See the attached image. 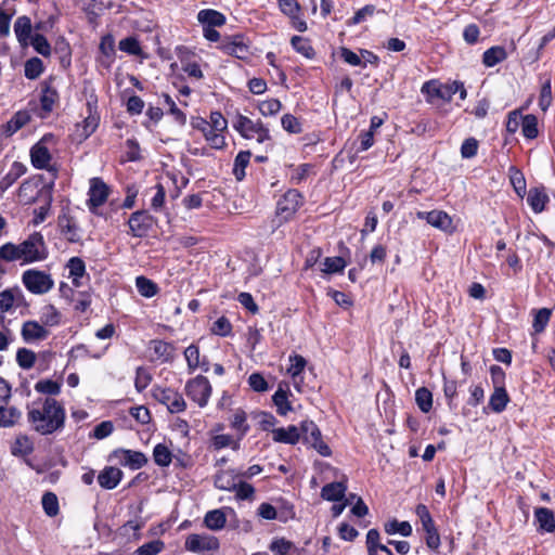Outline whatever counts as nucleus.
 <instances>
[{
  "label": "nucleus",
  "instance_id": "obj_1",
  "mask_svg": "<svg viewBox=\"0 0 555 555\" xmlns=\"http://www.w3.org/2000/svg\"><path fill=\"white\" fill-rule=\"evenodd\" d=\"M27 410V421L31 429L41 436L53 435L65 427V408L52 397H47L41 408L28 406Z\"/></svg>",
  "mask_w": 555,
  "mask_h": 555
},
{
  "label": "nucleus",
  "instance_id": "obj_2",
  "mask_svg": "<svg viewBox=\"0 0 555 555\" xmlns=\"http://www.w3.org/2000/svg\"><path fill=\"white\" fill-rule=\"evenodd\" d=\"M305 202V195L297 189H288L284 192L275 203L274 219L272 220L274 228L293 221Z\"/></svg>",
  "mask_w": 555,
  "mask_h": 555
},
{
  "label": "nucleus",
  "instance_id": "obj_3",
  "mask_svg": "<svg viewBox=\"0 0 555 555\" xmlns=\"http://www.w3.org/2000/svg\"><path fill=\"white\" fill-rule=\"evenodd\" d=\"M53 182L44 183L42 175H34L24 180L18 188V198L24 204H33L43 198L48 206L52 203Z\"/></svg>",
  "mask_w": 555,
  "mask_h": 555
},
{
  "label": "nucleus",
  "instance_id": "obj_4",
  "mask_svg": "<svg viewBox=\"0 0 555 555\" xmlns=\"http://www.w3.org/2000/svg\"><path fill=\"white\" fill-rule=\"evenodd\" d=\"M234 130L244 139H256L258 143L271 140L269 128L260 120H251L249 117L237 113L232 122Z\"/></svg>",
  "mask_w": 555,
  "mask_h": 555
},
{
  "label": "nucleus",
  "instance_id": "obj_5",
  "mask_svg": "<svg viewBox=\"0 0 555 555\" xmlns=\"http://www.w3.org/2000/svg\"><path fill=\"white\" fill-rule=\"evenodd\" d=\"M56 143L53 133H46L42 138L30 147V162L34 168L52 172L54 178L57 175V167L51 165L52 155L48 149L49 144Z\"/></svg>",
  "mask_w": 555,
  "mask_h": 555
},
{
  "label": "nucleus",
  "instance_id": "obj_6",
  "mask_svg": "<svg viewBox=\"0 0 555 555\" xmlns=\"http://www.w3.org/2000/svg\"><path fill=\"white\" fill-rule=\"evenodd\" d=\"M250 40L243 33L229 35L222 37L218 49L227 55L236 57L242 61H246L251 55L250 53Z\"/></svg>",
  "mask_w": 555,
  "mask_h": 555
},
{
  "label": "nucleus",
  "instance_id": "obj_7",
  "mask_svg": "<svg viewBox=\"0 0 555 555\" xmlns=\"http://www.w3.org/2000/svg\"><path fill=\"white\" fill-rule=\"evenodd\" d=\"M57 78L49 76L40 83V118H47L54 111V107L60 104V93L55 85Z\"/></svg>",
  "mask_w": 555,
  "mask_h": 555
},
{
  "label": "nucleus",
  "instance_id": "obj_8",
  "mask_svg": "<svg viewBox=\"0 0 555 555\" xmlns=\"http://www.w3.org/2000/svg\"><path fill=\"white\" fill-rule=\"evenodd\" d=\"M184 391L190 400L205 408L211 397L212 386L206 376L199 374L185 383Z\"/></svg>",
  "mask_w": 555,
  "mask_h": 555
},
{
  "label": "nucleus",
  "instance_id": "obj_9",
  "mask_svg": "<svg viewBox=\"0 0 555 555\" xmlns=\"http://www.w3.org/2000/svg\"><path fill=\"white\" fill-rule=\"evenodd\" d=\"M152 397L160 404L166 405L171 414L184 412L186 402L181 392L170 387L155 385L152 389Z\"/></svg>",
  "mask_w": 555,
  "mask_h": 555
},
{
  "label": "nucleus",
  "instance_id": "obj_10",
  "mask_svg": "<svg viewBox=\"0 0 555 555\" xmlns=\"http://www.w3.org/2000/svg\"><path fill=\"white\" fill-rule=\"evenodd\" d=\"M301 437L305 444L313 448L322 456H331L332 450L322 439V433L318 425L311 420L300 422Z\"/></svg>",
  "mask_w": 555,
  "mask_h": 555
},
{
  "label": "nucleus",
  "instance_id": "obj_11",
  "mask_svg": "<svg viewBox=\"0 0 555 555\" xmlns=\"http://www.w3.org/2000/svg\"><path fill=\"white\" fill-rule=\"evenodd\" d=\"M22 282L26 289L35 295H42L51 291L54 281L51 275L37 269H28L22 274Z\"/></svg>",
  "mask_w": 555,
  "mask_h": 555
},
{
  "label": "nucleus",
  "instance_id": "obj_12",
  "mask_svg": "<svg viewBox=\"0 0 555 555\" xmlns=\"http://www.w3.org/2000/svg\"><path fill=\"white\" fill-rule=\"evenodd\" d=\"M416 218L425 220L429 225L448 235H452L457 231L453 218L444 210L433 209L430 211H417Z\"/></svg>",
  "mask_w": 555,
  "mask_h": 555
},
{
  "label": "nucleus",
  "instance_id": "obj_13",
  "mask_svg": "<svg viewBox=\"0 0 555 555\" xmlns=\"http://www.w3.org/2000/svg\"><path fill=\"white\" fill-rule=\"evenodd\" d=\"M156 218L147 210H137L128 219V234L138 238L146 237L156 224Z\"/></svg>",
  "mask_w": 555,
  "mask_h": 555
},
{
  "label": "nucleus",
  "instance_id": "obj_14",
  "mask_svg": "<svg viewBox=\"0 0 555 555\" xmlns=\"http://www.w3.org/2000/svg\"><path fill=\"white\" fill-rule=\"evenodd\" d=\"M27 256V263L43 261L48 258L49 251L40 232H34L21 243Z\"/></svg>",
  "mask_w": 555,
  "mask_h": 555
},
{
  "label": "nucleus",
  "instance_id": "obj_15",
  "mask_svg": "<svg viewBox=\"0 0 555 555\" xmlns=\"http://www.w3.org/2000/svg\"><path fill=\"white\" fill-rule=\"evenodd\" d=\"M109 196V188L102 178L94 177L90 179V188L88 191L87 205L92 214H95L96 208L105 204Z\"/></svg>",
  "mask_w": 555,
  "mask_h": 555
},
{
  "label": "nucleus",
  "instance_id": "obj_16",
  "mask_svg": "<svg viewBox=\"0 0 555 555\" xmlns=\"http://www.w3.org/2000/svg\"><path fill=\"white\" fill-rule=\"evenodd\" d=\"M193 129L201 131L211 149L223 150L227 146L224 134H217L212 131L208 120L202 116L191 118Z\"/></svg>",
  "mask_w": 555,
  "mask_h": 555
},
{
  "label": "nucleus",
  "instance_id": "obj_17",
  "mask_svg": "<svg viewBox=\"0 0 555 555\" xmlns=\"http://www.w3.org/2000/svg\"><path fill=\"white\" fill-rule=\"evenodd\" d=\"M184 545L188 551L202 554L218 551L220 547L218 538L196 533L189 534Z\"/></svg>",
  "mask_w": 555,
  "mask_h": 555
},
{
  "label": "nucleus",
  "instance_id": "obj_18",
  "mask_svg": "<svg viewBox=\"0 0 555 555\" xmlns=\"http://www.w3.org/2000/svg\"><path fill=\"white\" fill-rule=\"evenodd\" d=\"M176 54L181 63L182 70L191 78L201 80L204 78L203 70L197 61L194 60L195 54L185 46L176 47Z\"/></svg>",
  "mask_w": 555,
  "mask_h": 555
},
{
  "label": "nucleus",
  "instance_id": "obj_19",
  "mask_svg": "<svg viewBox=\"0 0 555 555\" xmlns=\"http://www.w3.org/2000/svg\"><path fill=\"white\" fill-rule=\"evenodd\" d=\"M112 455L117 459L121 466L129 467L132 470L142 468L149 461L143 452L130 449H117Z\"/></svg>",
  "mask_w": 555,
  "mask_h": 555
},
{
  "label": "nucleus",
  "instance_id": "obj_20",
  "mask_svg": "<svg viewBox=\"0 0 555 555\" xmlns=\"http://www.w3.org/2000/svg\"><path fill=\"white\" fill-rule=\"evenodd\" d=\"M116 60L115 39L112 34L102 36L99 44V55L96 56V63L105 68L111 69L112 65Z\"/></svg>",
  "mask_w": 555,
  "mask_h": 555
},
{
  "label": "nucleus",
  "instance_id": "obj_21",
  "mask_svg": "<svg viewBox=\"0 0 555 555\" xmlns=\"http://www.w3.org/2000/svg\"><path fill=\"white\" fill-rule=\"evenodd\" d=\"M149 349L153 353L152 360L160 363H172L176 359L177 348L171 341L163 339H152Z\"/></svg>",
  "mask_w": 555,
  "mask_h": 555
},
{
  "label": "nucleus",
  "instance_id": "obj_22",
  "mask_svg": "<svg viewBox=\"0 0 555 555\" xmlns=\"http://www.w3.org/2000/svg\"><path fill=\"white\" fill-rule=\"evenodd\" d=\"M49 335V330L38 321L27 320L22 324L21 336L26 344L44 340Z\"/></svg>",
  "mask_w": 555,
  "mask_h": 555
},
{
  "label": "nucleus",
  "instance_id": "obj_23",
  "mask_svg": "<svg viewBox=\"0 0 555 555\" xmlns=\"http://www.w3.org/2000/svg\"><path fill=\"white\" fill-rule=\"evenodd\" d=\"M57 227L67 242L75 244L81 241L79 225L69 212H63L57 217Z\"/></svg>",
  "mask_w": 555,
  "mask_h": 555
},
{
  "label": "nucleus",
  "instance_id": "obj_24",
  "mask_svg": "<svg viewBox=\"0 0 555 555\" xmlns=\"http://www.w3.org/2000/svg\"><path fill=\"white\" fill-rule=\"evenodd\" d=\"M421 92L425 95L428 103H431L434 99L450 101L448 83H441L437 79L425 81L421 88Z\"/></svg>",
  "mask_w": 555,
  "mask_h": 555
},
{
  "label": "nucleus",
  "instance_id": "obj_25",
  "mask_svg": "<svg viewBox=\"0 0 555 555\" xmlns=\"http://www.w3.org/2000/svg\"><path fill=\"white\" fill-rule=\"evenodd\" d=\"M25 297L20 287L15 286L0 292V312H10L14 307H20Z\"/></svg>",
  "mask_w": 555,
  "mask_h": 555
},
{
  "label": "nucleus",
  "instance_id": "obj_26",
  "mask_svg": "<svg viewBox=\"0 0 555 555\" xmlns=\"http://www.w3.org/2000/svg\"><path fill=\"white\" fill-rule=\"evenodd\" d=\"M548 202L550 197L544 185L534 186L528 191L527 203L534 214L543 212Z\"/></svg>",
  "mask_w": 555,
  "mask_h": 555
},
{
  "label": "nucleus",
  "instance_id": "obj_27",
  "mask_svg": "<svg viewBox=\"0 0 555 555\" xmlns=\"http://www.w3.org/2000/svg\"><path fill=\"white\" fill-rule=\"evenodd\" d=\"M124 473L115 466H105L98 475V482L101 488L106 490L115 489L122 480Z\"/></svg>",
  "mask_w": 555,
  "mask_h": 555
},
{
  "label": "nucleus",
  "instance_id": "obj_28",
  "mask_svg": "<svg viewBox=\"0 0 555 555\" xmlns=\"http://www.w3.org/2000/svg\"><path fill=\"white\" fill-rule=\"evenodd\" d=\"M534 521L540 533H553L555 531V515L547 507L534 508Z\"/></svg>",
  "mask_w": 555,
  "mask_h": 555
},
{
  "label": "nucleus",
  "instance_id": "obj_29",
  "mask_svg": "<svg viewBox=\"0 0 555 555\" xmlns=\"http://www.w3.org/2000/svg\"><path fill=\"white\" fill-rule=\"evenodd\" d=\"M539 81L541 82V88L538 104L542 112H546L553 102L552 74L550 72L541 73Z\"/></svg>",
  "mask_w": 555,
  "mask_h": 555
},
{
  "label": "nucleus",
  "instance_id": "obj_30",
  "mask_svg": "<svg viewBox=\"0 0 555 555\" xmlns=\"http://www.w3.org/2000/svg\"><path fill=\"white\" fill-rule=\"evenodd\" d=\"M87 111L88 116H86L81 122L76 125V131L83 140L88 139L96 130L100 121V117L92 111L90 102L87 103Z\"/></svg>",
  "mask_w": 555,
  "mask_h": 555
},
{
  "label": "nucleus",
  "instance_id": "obj_31",
  "mask_svg": "<svg viewBox=\"0 0 555 555\" xmlns=\"http://www.w3.org/2000/svg\"><path fill=\"white\" fill-rule=\"evenodd\" d=\"M81 9L87 14L89 24L96 25L98 18L111 7L104 0H79Z\"/></svg>",
  "mask_w": 555,
  "mask_h": 555
},
{
  "label": "nucleus",
  "instance_id": "obj_32",
  "mask_svg": "<svg viewBox=\"0 0 555 555\" xmlns=\"http://www.w3.org/2000/svg\"><path fill=\"white\" fill-rule=\"evenodd\" d=\"M301 437L300 426L289 425L286 428L280 427L272 430V438L274 442L296 444L299 442Z\"/></svg>",
  "mask_w": 555,
  "mask_h": 555
},
{
  "label": "nucleus",
  "instance_id": "obj_33",
  "mask_svg": "<svg viewBox=\"0 0 555 555\" xmlns=\"http://www.w3.org/2000/svg\"><path fill=\"white\" fill-rule=\"evenodd\" d=\"M197 21L203 27H222L227 23L225 15L215 9H203L197 13Z\"/></svg>",
  "mask_w": 555,
  "mask_h": 555
},
{
  "label": "nucleus",
  "instance_id": "obj_34",
  "mask_svg": "<svg viewBox=\"0 0 555 555\" xmlns=\"http://www.w3.org/2000/svg\"><path fill=\"white\" fill-rule=\"evenodd\" d=\"M257 514L258 516L266 520L280 519L282 521H286L288 517H294L295 515L294 507L292 505L286 506L284 511L281 512V514L279 515L276 508L272 504L267 502H263L259 505Z\"/></svg>",
  "mask_w": 555,
  "mask_h": 555
},
{
  "label": "nucleus",
  "instance_id": "obj_35",
  "mask_svg": "<svg viewBox=\"0 0 555 555\" xmlns=\"http://www.w3.org/2000/svg\"><path fill=\"white\" fill-rule=\"evenodd\" d=\"M230 427L236 431V438L238 440L244 437L250 430V426L247 422V413L242 408L235 409L233 414L229 417Z\"/></svg>",
  "mask_w": 555,
  "mask_h": 555
},
{
  "label": "nucleus",
  "instance_id": "obj_36",
  "mask_svg": "<svg viewBox=\"0 0 555 555\" xmlns=\"http://www.w3.org/2000/svg\"><path fill=\"white\" fill-rule=\"evenodd\" d=\"M31 20L27 15L18 16L14 23V33L21 46H27L31 39Z\"/></svg>",
  "mask_w": 555,
  "mask_h": 555
},
{
  "label": "nucleus",
  "instance_id": "obj_37",
  "mask_svg": "<svg viewBox=\"0 0 555 555\" xmlns=\"http://www.w3.org/2000/svg\"><path fill=\"white\" fill-rule=\"evenodd\" d=\"M27 171V167L21 162H13L9 171L0 180V191L4 192L11 188Z\"/></svg>",
  "mask_w": 555,
  "mask_h": 555
},
{
  "label": "nucleus",
  "instance_id": "obj_38",
  "mask_svg": "<svg viewBox=\"0 0 555 555\" xmlns=\"http://www.w3.org/2000/svg\"><path fill=\"white\" fill-rule=\"evenodd\" d=\"M289 396H292L289 388L286 387V389H283L282 385L279 386L278 390L272 396V401L276 406V413L280 416H285L293 410L292 403L288 399Z\"/></svg>",
  "mask_w": 555,
  "mask_h": 555
},
{
  "label": "nucleus",
  "instance_id": "obj_39",
  "mask_svg": "<svg viewBox=\"0 0 555 555\" xmlns=\"http://www.w3.org/2000/svg\"><path fill=\"white\" fill-rule=\"evenodd\" d=\"M269 550L274 555H301L302 553L301 548H298L292 541L285 538H274L269 545Z\"/></svg>",
  "mask_w": 555,
  "mask_h": 555
},
{
  "label": "nucleus",
  "instance_id": "obj_40",
  "mask_svg": "<svg viewBox=\"0 0 555 555\" xmlns=\"http://www.w3.org/2000/svg\"><path fill=\"white\" fill-rule=\"evenodd\" d=\"M30 121V116L26 111L16 112L9 121L2 125V131L7 137H11Z\"/></svg>",
  "mask_w": 555,
  "mask_h": 555
},
{
  "label": "nucleus",
  "instance_id": "obj_41",
  "mask_svg": "<svg viewBox=\"0 0 555 555\" xmlns=\"http://www.w3.org/2000/svg\"><path fill=\"white\" fill-rule=\"evenodd\" d=\"M347 485L343 481L326 483L321 489V496L330 502H339L345 498Z\"/></svg>",
  "mask_w": 555,
  "mask_h": 555
},
{
  "label": "nucleus",
  "instance_id": "obj_42",
  "mask_svg": "<svg viewBox=\"0 0 555 555\" xmlns=\"http://www.w3.org/2000/svg\"><path fill=\"white\" fill-rule=\"evenodd\" d=\"M238 477V474H235L233 469L220 470L215 475L214 485L219 490L232 492Z\"/></svg>",
  "mask_w": 555,
  "mask_h": 555
},
{
  "label": "nucleus",
  "instance_id": "obj_43",
  "mask_svg": "<svg viewBox=\"0 0 555 555\" xmlns=\"http://www.w3.org/2000/svg\"><path fill=\"white\" fill-rule=\"evenodd\" d=\"M508 54L503 46H493L482 53V64L487 67H494L504 62Z\"/></svg>",
  "mask_w": 555,
  "mask_h": 555
},
{
  "label": "nucleus",
  "instance_id": "obj_44",
  "mask_svg": "<svg viewBox=\"0 0 555 555\" xmlns=\"http://www.w3.org/2000/svg\"><path fill=\"white\" fill-rule=\"evenodd\" d=\"M511 401L506 389H493L488 402V409L493 413H502Z\"/></svg>",
  "mask_w": 555,
  "mask_h": 555
},
{
  "label": "nucleus",
  "instance_id": "obj_45",
  "mask_svg": "<svg viewBox=\"0 0 555 555\" xmlns=\"http://www.w3.org/2000/svg\"><path fill=\"white\" fill-rule=\"evenodd\" d=\"M508 178L517 196L524 198L527 194V183L522 171L516 166H511L508 168Z\"/></svg>",
  "mask_w": 555,
  "mask_h": 555
},
{
  "label": "nucleus",
  "instance_id": "obj_46",
  "mask_svg": "<svg viewBox=\"0 0 555 555\" xmlns=\"http://www.w3.org/2000/svg\"><path fill=\"white\" fill-rule=\"evenodd\" d=\"M251 157V152L246 151H240L237 155L234 158L233 169L232 173L235 177L237 181H243L246 177V168L249 165Z\"/></svg>",
  "mask_w": 555,
  "mask_h": 555
},
{
  "label": "nucleus",
  "instance_id": "obj_47",
  "mask_svg": "<svg viewBox=\"0 0 555 555\" xmlns=\"http://www.w3.org/2000/svg\"><path fill=\"white\" fill-rule=\"evenodd\" d=\"M292 48L306 59L312 60L315 56V50L311 44V40L301 36H293L291 38Z\"/></svg>",
  "mask_w": 555,
  "mask_h": 555
},
{
  "label": "nucleus",
  "instance_id": "obj_48",
  "mask_svg": "<svg viewBox=\"0 0 555 555\" xmlns=\"http://www.w3.org/2000/svg\"><path fill=\"white\" fill-rule=\"evenodd\" d=\"M135 287L138 293L145 298H152L156 296L160 291L157 283L144 275H139L135 278Z\"/></svg>",
  "mask_w": 555,
  "mask_h": 555
},
{
  "label": "nucleus",
  "instance_id": "obj_49",
  "mask_svg": "<svg viewBox=\"0 0 555 555\" xmlns=\"http://www.w3.org/2000/svg\"><path fill=\"white\" fill-rule=\"evenodd\" d=\"M532 328L534 334H541L545 331L552 317V310L548 308L533 309Z\"/></svg>",
  "mask_w": 555,
  "mask_h": 555
},
{
  "label": "nucleus",
  "instance_id": "obj_50",
  "mask_svg": "<svg viewBox=\"0 0 555 555\" xmlns=\"http://www.w3.org/2000/svg\"><path fill=\"white\" fill-rule=\"evenodd\" d=\"M384 530L389 535L399 533L402 537H410L413 532L412 526L409 521H399L396 518L385 522Z\"/></svg>",
  "mask_w": 555,
  "mask_h": 555
},
{
  "label": "nucleus",
  "instance_id": "obj_51",
  "mask_svg": "<svg viewBox=\"0 0 555 555\" xmlns=\"http://www.w3.org/2000/svg\"><path fill=\"white\" fill-rule=\"evenodd\" d=\"M227 522V516L221 509H212L206 513L204 525L210 530H221Z\"/></svg>",
  "mask_w": 555,
  "mask_h": 555
},
{
  "label": "nucleus",
  "instance_id": "obj_52",
  "mask_svg": "<svg viewBox=\"0 0 555 555\" xmlns=\"http://www.w3.org/2000/svg\"><path fill=\"white\" fill-rule=\"evenodd\" d=\"M184 359L186 361L188 372L194 373L201 365L199 347L196 344H191L184 349Z\"/></svg>",
  "mask_w": 555,
  "mask_h": 555
},
{
  "label": "nucleus",
  "instance_id": "obj_53",
  "mask_svg": "<svg viewBox=\"0 0 555 555\" xmlns=\"http://www.w3.org/2000/svg\"><path fill=\"white\" fill-rule=\"evenodd\" d=\"M521 133L527 140H534L539 135L538 118L533 114L522 117Z\"/></svg>",
  "mask_w": 555,
  "mask_h": 555
},
{
  "label": "nucleus",
  "instance_id": "obj_54",
  "mask_svg": "<svg viewBox=\"0 0 555 555\" xmlns=\"http://www.w3.org/2000/svg\"><path fill=\"white\" fill-rule=\"evenodd\" d=\"M172 452L164 443H157L153 449V460L157 466H169L172 462Z\"/></svg>",
  "mask_w": 555,
  "mask_h": 555
},
{
  "label": "nucleus",
  "instance_id": "obj_55",
  "mask_svg": "<svg viewBox=\"0 0 555 555\" xmlns=\"http://www.w3.org/2000/svg\"><path fill=\"white\" fill-rule=\"evenodd\" d=\"M69 276L73 278V284L78 287L80 283L78 279L86 274V263L80 257H72L67 262Z\"/></svg>",
  "mask_w": 555,
  "mask_h": 555
},
{
  "label": "nucleus",
  "instance_id": "obj_56",
  "mask_svg": "<svg viewBox=\"0 0 555 555\" xmlns=\"http://www.w3.org/2000/svg\"><path fill=\"white\" fill-rule=\"evenodd\" d=\"M20 417L21 411L15 406H0V427H12L18 422Z\"/></svg>",
  "mask_w": 555,
  "mask_h": 555
},
{
  "label": "nucleus",
  "instance_id": "obj_57",
  "mask_svg": "<svg viewBox=\"0 0 555 555\" xmlns=\"http://www.w3.org/2000/svg\"><path fill=\"white\" fill-rule=\"evenodd\" d=\"M240 442L238 438L235 440L228 434H220L216 435L211 438V447L214 450L219 451L224 448H231L234 451H237L240 449Z\"/></svg>",
  "mask_w": 555,
  "mask_h": 555
},
{
  "label": "nucleus",
  "instance_id": "obj_58",
  "mask_svg": "<svg viewBox=\"0 0 555 555\" xmlns=\"http://www.w3.org/2000/svg\"><path fill=\"white\" fill-rule=\"evenodd\" d=\"M44 70V65L41 59L34 56L25 62L24 75L29 80L37 79Z\"/></svg>",
  "mask_w": 555,
  "mask_h": 555
},
{
  "label": "nucleus",
  "instance_id": "obj_59",
  "mask_svg": "<svg viewBox=\"0 0 555 555\" xmlns=\"http://www.w3.org/2000/svg\"><path fill=\"white\" fill-rule=\"evenodd\" d=\"M415 402L423 413H428L433 409V393L426 387H420L415 391Z\"/></svg>",
  "mask_w": 555,
  "mask_h": 555
},
{
  "label": "nucleus",
  "instance_id": "obj_60",
  "mask_svg": "<svg viewBox=\"0 0 555 555\" xmlns=\"http://www.w3.org/2000/svg\"><path fill=\"white\" fill-rule=\"evenodd\" d=\"M61 312L53 306L47 305L42 308L40 320L44 326H57L61 323Z\"/></svg>",
  "mask_w": 555,
  "mask_h": 555
},
{
  "label": "nucleus",
  "instance_id": "obj_61",
  "mask_svg": "<svg viewBox=\"0 0 555 555\" xmlns=\"http://www.w3.org/2000/svg\"><path fill=\"white\" fill-rule=\"evenodd\" d=\"M37 360L35 351L28 348H18L16 351V362L23 370H30L34 367Z\"/></svg>",
  "mask_w": 555,
  "mask_h": 555
},
{
  "label": "nucleus",
  "instance_id": "obj_62",
  "mask_svg": "<svg viewBox=\"0 0 555 555\" xmlns=\"http://www.w3.org/2000/svg\"><path fill=\"white\" fill-rule=\"evenodd\" d=\"M62 383L52 379H40L35 384V390L48 396H57L61 392Z\"/></svg>",
  "mask_w": 555,
  "mask_h": 555
},
{
  "label": "nucleus",
  "instance_id": "obj_63",
  "mask_svg": "<svg viewBox=\"0 0 555 555\" xmlns=\"http://www.w3.org/2000/svg\"><path fill=\"white\" fill-rule=\"evenodd\" d=\"M41 504L49 517H55L60 512L59 499L55 493L48 491L42 495Z\"/></svg>",
  "mask_w": 555,
  "mask_h": 555
},
{
  "label": "nucleus",
  "instance_id": "obj_64",
  "mask_svg": "<svg viewBox=\"0 0 555 555\" xmlns=\"http://www.w3.org/2000/svg\"><path fill=\"white\" fill-rule=\"evenodd\" d=\"M281 125L282 128L291 134H299L304 130L299 118L289 113L282 116Z\"/></svg>",
  "mask_w": 555,
  "mask_h": 555
}]
</instances>
